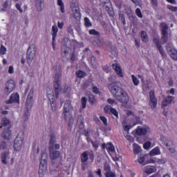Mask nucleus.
Returning a JSON list of instances; mask_svg holds the SVG:
<instances>
[{
	"label": "nucleus",
	"mask_w": 177,
	"mask_h": 177,
	"mask_svg": "<svg viewBox=\"0 0 177 177\" xmlns=\"http://www.w3.org/2000/svg\"><path fill=\"white\" fill-rule=\"evenodd\" d=\"M68 120V127L69 128H71V127H73V124H74V118L72 116L71 118H70Z\"/></svg>",
	"instance_id": "57"
},
{
	"label": "nucleus",
	"mask_w": 177,
	"mask_h": 177,
	"mask_svg": "<svg viewBox=\"0 0 177 177\" xmlns=\"http://www.w3.org/2000/svg\"><path fill=\"white\" fill-rule=\"evenodd\" d=\"M138 161L139 164H141L142 165L145 166L146 164H147V161H146V158L145 155L141 154L140 155L139 158L138 159Z\"/></svg>",
	"instance_id": "29"
},
{
	"label": "nucleus",
	"mask_w": 177,
	"mask_h": 177,
	"mask_svg": "<svg viewBox=\"0 0 177 177\" xmlns=\"http://www.w3.org/2000/svg\"><path fill=\"white\" fill-rule=\"evenodd\" d=\"M55 143H57V140L55 133H52L50 134L48 149L53 148Z\"/></svg>",
	"instance_id": "13"
},
{
	"label": "nucleus",
	"mask_w": 177,
	"mask_h": 177,
	"mask_svg": "<svg viewBox=\"0 0 177 177\" xmlns=\"http://www.w3.org/2000/svg\"><path fill=\"white\" fill-rule=\"evenodd\" d=\"M112 67H113V70H115V71L116 72L118 75H119V77H122V72H121V68H120L118 64H113L112 65Z\"/></svg>",
	"instance_id": "27"
},
{
	"label": "nucleus",
	"mask_w": 177,
	"mask_h": 177,
	"mask_svg": "<svg viewBox=\"0 0 177 177\" xmlns=\"http://www.w3.org/2000/svg\"><path fill=\"white\" fill-rule=\"evenodd\" d=\"M19 102H20V96L17 93H12L10 95V99L6 101V104H12V103H19Z\"/></svg>",
	"instance_id": "8"
},
{
	"label": "nucleus",
	"mask_w": 177,
	"mask_h": 177,
	"mask_svg": "<svg viewBox=\"0 0 177 177\" xmlns=\"http://www.w3.org/2000/svg\"><path fill=\"white\" fill-rule=\"evenodd\" d=\"M133 82L134 85L137 86V85H139V80H138V77H136L135 75H131Z\"/></svg>",
	"instance_id": "52"
},
{
	"label": "nucleus",
	"mask_w": 177,
	"mask_h": 177,
	"mask_svg": "<svg viewBox=\"0 0 177 177\" xmlns=\"http://www.w3.org/2000/svg\"><path fill=\"white\" fill-rule=\"evenodd\" d=\"M48 149L50 160H57V158L60 157V151L55 150L53 148Z\"/></svg>",
	"instance_id": "9"
},
{
	"label": "nucleus",
	"mask_w": 177,
	"mask_h": 177,
	"mask_svg": "<svg viewBox=\"0 0 177 177\" xmlns=\"http://www.w3.org/2000/svg\"><path fill=\"white\" fill-rule=\"evenodd\" d=\"M47 97L49 101L55 100V93H53V89L50 88L47 89Z\"/></svg>",
	"instance_id": "24"
},
{
	"label": "nucleus",
	"mask_w": 177,
	"mask_h": 177,
	"mask_svg": "<svg viewBox=\"0 0 177 177\" xmlns=\"http://www.w3.org/2000/svg\"><path fill=\"white\" fill-rule=\"evenodd\" d=\"M88 102L93 107H96L97 105V101L95 99V96L92 94L88 95Z\"/></svg>",
	"instance_id": "22"
},
{
	"label": "nucleus",
	"mask_w": 177,
	"mask_h": 177,
	"mask_svg": "<svg viewBox=\"0 0 177 177\" xmlns=\"http://www.w3.org/2000/svg\"><path fill=\"white\" fill-rule=\"evenodd\" d=\"M10 152L9 151H4L1 153V162L6 165L9 162V160L10 158Z\"/></svg>",
	"instance_id": "10"
},
{
	"label": "nucleus",
	"mask_w": 177,
	"mask_h": 177,
	"mask_svg": "<svg viewBox=\"0 0 177 177\" xmlns=\"http://www.w3.org/2000/svg\"><path fill=\"white\" fill-rule=\"evenodd\" d=\"M33 102H34V100L26 99V109H27V110H31V107H32Z\"/></svg>",
	"instance_id": "40"
},
{
	"label": "nucleus",
	"mask_w": 177,
	"mask_h": 177,
	"mask_svg": "<svg viewBox=\"0 0 177 177\" xmlns=\"http://www.w3.org/2000/svg\"><path fill=\"white\" fill-rule=\"evenodd\" d=\"M91 84H92V80H87L82 86V89H86L87 88H89L91 86Z\"/></svg>",
	"instance_id": "47"
},
{
	"label": "nucleus",
	"mask_w": 177,
	"mask_h": 177,
	"mask_svg": "<svg viewBox=\"0 0 177 177\" xmlns=\"http://www.w3.org/2000/svg\"><path fill=\"white\" fill-rule=\"evenodd\" d=\"M40 162L44 164H48V153H44L41 154Z\"/></svg>",
	"instance_id": "34"
},
{
	"label": "nucleus",
	"mask_w": 177,
	"mask_h": 177,
	"mask_svg": "<svg viewBox=\"0 0 177 177\" xmlns=\"http://www.w3.org/2000/svg\"><path fill=\"white\" fill-rule=\"evenodd\" d=\"M160 142L164 146H166V147H171V146H172V142L167 137H161Z\"/></svg>",
	"instance_id": "15"
},
{
	"label": "nucleus",
	"mask_w": 177,
	"mask_h": 177,
	"mask_svg": "<svg viewBox=\"0 0 177 177\" xmlns=\"http://www.w3.org/2000/svg\"><path fill=\"white\" fill-rule=\"evenodd\" d=\"M133 147L134 154H139L140 153V147L138 145L134 144L133 145Z\"/></svg>",
	"instance_id": "39"
},
{
	"label": "nucleus",
	"mask_w": 177,
	"mask_h": 177,
	"mask_svg": "<svg viewBox=\"0 0 177 177\" xmlns=\"http://www.w3.org/2000/svg\"><path fill=\"white\" fill-rule=\"evenodd\" d=\"M161 34H168V25L165 22L160 24Z\"/></svg>",
	"instance_id": "23"
},
{
	"label": "nucleus",
	"mask_w": 177,
	"mask_h": 177,
	"mask_svg": "<svg viewBox=\"0 0 177 177\" xmlns=\"http://www.w3.org/2000/svg\"><path fill=\"white\" fill-rule=\"evenodd\" d=\"M105 176L106 177H115V173L113 171H106L105 173Z\"/></svg>",
	"instance_id": "55"
},
{
	"label": "nucleus",
	"mask_w": 177,
	"mask_h": 177,
	"mask_svg": "<svg viewBox=\"0 0 177 177\" xmlns=\"http://www.w3.org/2000/svg\"><path fill=\"white\" fill-rule=\"evenodd\" d=\"M35 7L37 12H42L44 9V0H35Z\"/></svg>",
	"instance_id": "19"
},
{
	"label": "nucleus",
	"mask_w": 177,
	"mask_h": 177,
	"mask_svg": "<svg viewBox=\"0 0 177 177\" xmlns=\"http://www.w3.org/2000/svg\"><path fill=\"white\" fill-rule=\"evenodd\" d=\"M0 128H3V129H10V128H12L10 121H9V120L6 119V118H3L1 120Z\"/></svg>",
	"instance_id": "12"
},
{
	"label": "nucleus",
	"mask_w": 177,
	"mask_h": 177,
	"mask_svg": "<svg viewBox=\"0 0 177 177\" xmlns=\"http://www.w3.org/2000/svg\"><path fill=\"white\" fill-rule=\"evenodd\" d=\"M150 146H151V142H150V141H147L143 145V147L145 150H147Z\"/></svg>",
	"instance_id": "56"
},
{
	"label": "nucleus",
	"mask_w": 177,
	"mask_h": 177,
	"mask_svg": "<svg viewBox=\"0 0 177 177\" xmlns=\"http://www.w3.org/2000/svg\"><path fill=\"white\" fill-rule=\"evenodd\" d=\"M153 44H155L156 48L159 49L160 48H162L161 43H160V40L158 38L154 37L153 39Z\"/></svg>",
	"instance_id": "42"
},
{
	"label": "nucleus",
	"mask_w": 177,
	"mask_h": 177,
	"mask_svg": "<svg viewBox=\"0 0 177 177\" xmlns=\"http://www.w3.org/2000/svg\"><path fill=\"white\" fill-rule=\"evenodd\" d=\"M168 54L171 56L173 60H177V50H172L171 51L169 52Z\"/></svg>",
	"instance_id": "35"
},
{
	"label": "nucleus",
	"mask_w": 177,
	"mask_h": 177,
	"mask_svg": "<svg viewBox=\"0 0 177 177\" xmlns=\"http://www.w3.org/2000/svg\"><path fill=\"white\" fill-rule=\"evenodd\" d=\"M84 26L86 28H89V27H92V22H91L89 18L84 17Z\"/></svg>",
	"instance_id": "37"
},
{
	"label": "nucleus",
	"mask_w": 177,
	"mask_h": 177,
	"mask_svg": "<svg viewBox=\"0 0 177 177\" xmlns=\"http://www.w3.org/2000/svg\"><path fill=\"white\" fill-rule=\"evenodd\" d=\"M62 117L64 118L65 121H67L73 117V115L71 114L70 111H64Z\"/></svg>",
	"instance_id": "31"
},
{
	"label": "nucleus",
	"mask_w": 177,
	"mask_h": 177,
	"mask_svg": "<svg viewBox=\"0 0 177 177\" xmlns=\"http://www.w3.org/2000/svg\"><path fill=\"white\" fill-rule=\"evenodd\" d=\"M172 98L173 97L171 95H168L162 102V106L163 107H167V106H169L171 103H172Z\"/></svg>",
	"instance_id": "21"
},
{
	"label": "nucleus",
	"mask_w": 177,
	"mask_h": 177,
	"mask_svg": "<svg viewBox=\"0 0 177 177\" xmlns=\"http://www.w3.org/2000/svg\"><path fill=\"white\" fill-rule=\"evenodd\" d=\"M45 165H48L47 163H42L40 162L39 166V175L41 177H44L45 175V172L46 171V168L45 167Z\"/></svg>",
	"instance_id": "14"
},
{
	"label": "nucleus",
	"mask_w": 177,
	"mask_h": 177,
	"mask_svg": "<svg viewBox=\"0 0 177 177\" xmlns=\"http://www.w3.org/2000/svg\"><path fill=\"white\" fill-rule=\"evenodd\" d=\"M161 44L164 45L168 41V34H161Z\"/></svg>",
	"instance_id": "36"
},
{
	"label": "nucleus",
	"mask_w": 177,
	"mask_h": 177,
	"mask_svg": "<svg viewBox=\"0 0 177 177\" xmlns=\"http://www.w3.org/2000/svg\"><path fill=\"white\" fill-rule=\"evenodd\" d=\"M158 49L160 53L162 55V57H164V59H167V53L164 50V48H162V47H160V48H158Z\"/></svg>",
	"instance_id": "50"
},
{
	"label": "nucleus",
	"mask_w": 177,
	"mask_h": 177,
	"mask_svg": "<svg viewBox=\"0 0 177 177\" xmlns=\"http://www.w3.org/2000/svg\"><path fill=\"white\" fill-rule=\"evenodd\" d=\"M50 109L49 110V115H53L55 111H57V108L56 107V103H55V100H50Z\"/></svg>",
	"instance_id": "16"
},
{
	"label": "nucleus",
	"mask_w": 177,
	"mask_h": 177,
	"mask_svg": "<svg viewBox=\"0 0 177 177\" xmlns=\"http://www.w3.org/2000/svg\"><path fill=\"white\" fill-rule=\"evenodd\" d=\"M140 37L142 42H145V44L149 42V36L147 35V33H146L145 30H142L140 32Z\"/></svg>",
	"instance_id": "25"
},
{
	"label": "nucleus",
	"mask_w": 177,
	"mask_h": 177,
	"mask_svg": "<svg viewBox=\"0 0 177 177\" xmlns=\"http://www.w3.org/2000/svg\"><path fill=\"white\" fill-rule=\"evenodd\" d=\"M110 111L111 112L109 114H113V115H114L116 118H118V111H117L115 109L111 108Z\"/></svg>",
	"instance_id": "48"
},
{
	"label": "nucleus",
	"mask_w": 177,
	"mask_h": 177,
	"mask_svg": "<svg viewBox=\"0 0 177 177\" xmlns=\"http://www.w3.org/2000/svg\"><path fill=\"white\" fill-rule=\"evenodd\" d=\"M73 16L75 19L77 21H80L81 20V12H80V8L75 7L73 9Z\"/></svg>",
	"instance_id": "18"
},
{
	"label": "nucleus",
	"mask_w": 177,
	"mask_h": 177,
	"mask_svg": "<svg viewBox=\"0 0 177 177\" xmlns=\"http://www.w3.org/2000/svg\"><path fill=\"white\" fill-rule=\"evenodd\" d=\"M102 147L104 149H106L107 151H111V153H114L115 151V149H114V145H113V143L108 142L107 144L104 143L102 145Z\"/></svg>",
	"instance_id": "17"
},
{
	"label": "nucleus",
	"mask_w": 177,
	"mask_h": 177,
	"mask_svg": "<svg viewBox=\"0 0 177 177\" xmlns=\"http://www.w3.org/2000/svg\"><path fill=\"white\" fill-rule=\"evenodd\" d=\"M108 88L114 97L124 90L122 89V87H121V84L120 82L111 83L108 85Z\"/></svg>",
	"instance_id": "2"
},
{
	"label": "nucleus",
	"mask_w": 177,
	"mask_h": 177,
	"mask_svg": "<svg viewBox=\"0 0 177 177\" xmlns=\"http://www.w3.org/2000/svg\"><path fill=\"white\" fill-rule=\"evenodd\" d=\"M160 153V149L155 148L153 149H152L150 152L151 156H156L157 154H158Z\"/></svg>",
	"instance_id": "53"
},
{
	"label": "nucleus",
	"mask_w": 177,
	"mask_h": 177,
	"mask_svg": "<svg viewBox=\"0 0 177 177\" xmlns=\"http://www.w3.org/2000/svg\"><path fill=\"white\" fill-rule=\"evenodd\" d=\"M166 49L167 50V53H169V52L174 50L175 48H174L172 43H168L166 46Z\"/></svg>",
	"instance_id": "46"
},
{
	"label": "nucleus",
	"mask_w": 177,
	"mask_h": 177,
	"mask_svg": "<svg viewBox=\"0 0 177 177\" xmlns=\"http://www.w3.org/2000/svg\"><path fill=\"white\" fill-rule=\"evenodd\" d=\"M136 14L137 15V16L138 17H140V19H142V17H143V15H142V11H140V8H137L136 10Z\"/></svg>",
	"instance_id": "59"
},
{
	"label": "nucleus",
	"mask_w": 177,
	"mask_h": 177,
	"mask_svg": "<svg viewBox=\"0 0 177 177\" xmlns=\"http://www.w3.org/2000/svg\"><path fill=\"white\" fill-rule=\"evenodd\" d=\"M70 48L68 47H65V48L62 50V54L63 56H67L68 55V50Z\"/></svg>",
	"instance_id": "54"
},
{
	"label": "nucleus",
	"mask_w": 177,
	"mask_h": 177,
	"mask_svg": "<svg viewBox=\"0 0 177 177\" xmlns=\"http://www.w3.org/2000/svg\"><path fill=\"white\" fill-rule=\"evenodd\" d=\"M35 55H37V46L32 44L29 46L26 52L27 63H31L34 60Z\"/></svg>",
	"instance_id": "3"
},
{
	"label": "nucleus",
	"mask_w": 177,
	"mask_h": 177,
	"mask_svg": "<svg viewBox=\"0 0 177 177\" xmlns=\"http://www.w3.org/2000/svg\"><path fill=\"white\" fill-rule=\"evenodd\" d=\"M77 122L80 124V127H84V116L79 115L77 118Z\"/></svg>",
	"instance_id": "49"
},
{
	"label": "nucleus",
	"mask_w": 177,
	"mask_h": 177,
	"mask_svg": "<svg viewBox=\"0 0 177 177\" xmlns=\"http://www.w3.org/2000/svg\"><path fill=\"white\" fill-rule=\"evenodd\" d=\"M88 34H90V35H95V37H99L100 35V33L95 29L90 30Z\"/></svg>",
	"instance_id": "44"
},
{
	"label": "nucleus",
	"mask_w": 177,
	"mask_h": 177,
	"mask_svg": "<svg viewBox=\"0 0 177 177\" xmlns=\"http://www.w3.org/2000/svg\"><path fill=\"white\" fill-rule=\"evenodd\" d=\"M76 77H78V78H84V77H86V73L82 71H77L76 72Z\"/></svg>",
	"instance_id": "38"
},
{
	"label": "nucleus",
	"mask_w": 177,
	"mask_h": 177,
	"mask_svg": "<svg viewBox=\"0 0 177 177\" xmlns=\"http://www.w3.org/2000/svg\"><path fill=\"white\" fill-rule=\"evenodd\" d=\"M101 1V3H104V6L105 8L106 12H108L109 16H113L114 15V11H113V8H110L111 6V3L107 2V1Z\"/></svg>",
	"instance_id": "11"
},
{
	"label": "nucleus",
	"mask_w": 177,
	"mask_h": 177,
	"mask_svg": "<svg viewBox=\"0 0 177 177\" xmlns=\"http://www.w3.org/2000/svg\"><path fill=\"white\" fill-rule=\"evenodd\" d=\"M129 19L131 21H133V23H135V21H136V20H137L136 17H133V15H132V14L131 15H129Z\"/></svg>",
	"instance_id": "64"
},
{
	"label": "nucleus",
	"mask_w": 177,
	"mask_h": 177,
	"mask_svg": "<svg viewBox=\"0 0 177 177\" xmlns=\"http://www.w3.org/2000/svg\"><path fill=\"white\" fill-rule=\"evenodd\" d=\"M149 97H150L149 105L151 109H156L157 106V98L156 97L153 90L150 91Z\"/></svg>",
	"instance_id": "7"
},
{
	"label": "nucleus",
	"mask_w": 177,
	"mask_h": 177,
	"mask_svg": "<svg viewBox=\"0 0 177 177\" xmlns=\"http://www.w3.org/2000/svg\"><path fill=\"white\" fill-rule=\"evenodd\" d=\"M33 98H34V87H32L30 90L29 93L27 97V99L30 100H33Z\"/></svg>",
	"instance_id": "43"
},
{
	"label": "nucleus",
	"mask_w": 177,
	"mask_h": 177,
	"mask_svg": "<svg viewBox=\"0 0 177 177\" xmlns=\"http://www.w3.org/2000/svg\"><path fill=\"white\" fill-rule=\"evenodd\" d=\"M6 147H8V145H6V142H2L0 145V150H6Z\"/></svg>",
	"instance_id": "58"
},
{
	"label": "nucleus",
	"mask_w": 177,
	"mask_h": 177,
	"mask_svg": "<svg viewBox=\"0 0 177 177\" xmlns=\"http://www.w3.org/2000/svg\"><path fill=\"white\" fill-rule=\"evenodd\" d=\"M59 32V28H57V26H53L52 28V35H53V40L56 39V37L57 35V32Z\"/></svg>",
	"instance_id": "32"
},
{
	"label": "nucleus",
	"mask_w": 177,
	"mask_h": 177,
	"mask_svg": "<svg viewBox=\"0 0 177 177\" xmlns=\"http://www.w3.org/2000/svg\"><path fill=\"white\" fill-rule=\"evenodd\" d=\"M123 8H124V12L127 15V16H131V15H132V10H131L130 6L125 4L123 6Z\"/></svg>",
	"instance_id": "33"
},
{
	"label": "nucleus",
	"mask_w": 177,
	"mask_h": 177,
	"mask_svg": "<svg viewBox=\"0 0 177 177\" xmlns=\"http://www.w3.org/2000/svg\"><path fill=\"white\" fill-rule=\"evenodd\" d=\"M136 135H138L140 136H142L146 135L147 133V129L145 128H138L136 131Z\"/></svg>",
	"instance_id": "26"
},
{
	"label": "nucleus",
	"mask_w": 177,
	"mask_h": 177,
	"mask_svg": "<svg viewBox=\"0 0 177 177\" xmlns=\"http://www.w3.org/2000/svg\"><path fill=\"white\" fill-rule=\"evenodd\" d=\"M71 107V102L70 100H66L64 104V111H70Z\"/></svg>",
	"instance_id": "28"
},
{
	"label": "nucleus",
	"mask_w": 177,
	"mask_h": 177,
	"mask_svg": "<svg viewBox=\"0 0 177 177\" xmlns=\"http://www.w3.org/2000/svg\"><path fill=\"white\" fill-rule=\"evenodd\" d=\"M53 71L54 73V88L55 97H59V92L62 89V75H63V71H62V65L60 64H56L53 67Z\"/></svg>",
	"instance_id": "1"
},
{
	"label": "nucleus",
	"mask_w": 177,
	"mask_h": 177,
	"mask_svg": "<svg viewBox=\"0 0 177 177\" xmlns=\"http://www.w3.org/2000/svg\"><path fill=\"white\" fill-rule=\"evenodd\" d=\"M0 53L5 55L6 53V48L3 46H1L0 48Z\"/></svg>",
	"instance_id": "63"
},
{
	"label": "nucleus",
	"mask_w": 177,
	"mask_h": 177,
	"mask_svg": "<svg viewBox=\"0 0 177 177\" xmlns=\"http://www.w3.org/2000/svg\"><path fill=\"white\" fill-rule=\"evenodd\" d=\"M86 97H82L81 100V103H82V109H85L86 107Z\"/></svg>",
	"instance_id": "51"
},
{
	"label": "nucleus",
	"mask_w": 177,
	"mask_h": 177,
	"mask_svg": "<svg viewBox=\"0 0 177 177\" xmlns=\"http://www.w3.org/2000/svg\"><path fill=\"white\" fill-rule=\"evenodd\" d=\"M115 98L120 103H124L126 104L129 102V96L124 90H122L120 93L115 95Z\"/></svg>",
	"instance_id": "5"
},
{
	"label": "nucleus",
	"mask_w": 177,
	"mask_h": 177,
	"mask_svg": "<svg viewBox=\"0 0 177 177\" xmlns=\"http://www.w3.org/2000/svg\"><path fill=\"white\" fill-rule=\"evenodd\" d=\"M10 129H4L1 136L3 139H10L12 138V132L10 130Z\"/></svg>",
	"instance_id": "20"
},
{
	"label": "nucleus",
	"mask_w": 177,
	"mask_h": 177,
	"mask_svg": "<svg viewBox=\"0 0 177 177\" xmlns=\"http://www.w3.org/2000/svg\"><path fill=\"white\" fill-rule=\"evenodd\" d=\"M8 6H9V1L6 0L2 4L1 10H2V12H6V10H8Z\"/></svg>",
	"instance_id": "41"
},
{
	"label": "nucleus",
	"mask_w": 177,
	"mask_h": 177,
	"mask_svg": "<svg viewBox=\"0 0 177 177\" xmlns=\"http://www.w3.org/2000/svg\"><path fill=\"white\" fill-rule=\"evenodd\" d=\"M119 20H120L123 26H125V24H127V22L125 21V16L124 15V14H119Z\"/></svg>",
	"instance_id": "45"
},
{
	"label": "nucleus",
	"mask_w": 177,
	"mask_h": 177,
	"mask_svg": "<svg viewBox=\"0 0 177 177\" xmlns=\"http://www.w3.org/2000/svg\"><path fill=\"white\" fill-rule=\"evenodd\" d=\"M111 106H105L104 108V113H106V114H110V112H111Z\"/></svg>",
	"instance_id": "60"
},
{
	"label": "nucleus",
	"mask_w": 177,
	"mask_h": 177,
	"mask_svg": "<svg viewBox=\"0 0 177 177\" xmlns=\"http://www.w3.org/2000/svg\"><path fill=\"white\" fill-rule=\"evenodd\" d=\"M15 88H16V83H15V80H8L5 86L4 92L6 95H9L12 93V91H15Z\"/></svg>",
	"instance_id": "6"
},
{
	"label": "nucleus",
	"mask_w": 177,
	"mask_h": 177,
	"mask_svg": "<svg viewBox=\"0 0 177 177\" xmlns=\"http://www.w3.org/2000/svg\"><path fill=\"white\" fill-rule=\"evenodd\" d=\"M88 151L83 152L81 155V162H86V161H88Z\"/></svg>",
	"instance_id": "30"
},
{
	"label": "nucleus",
	"mask_w": 177,
	"mask_h": 177,
	"mask_svg": "<svg viewBox=\"0 0 177 177\" xmlns=\"http://www.w3.org/2000/svg\"><path fill=\"white\" fill-rule=\"evenodd\" d=\"M100 119L101 120V121H102L104 125H105L106 127H107V119L106 118V117L104 116H100Z\"/></svg>",
	"instance_id": "61"
},
{
	"label": "nucleus",
	"mask_w": 177,
	"mask_h": 177,
	"mask_svg": "<svg viewBox=\"0 0 177 177\" xmlns=\"http://www.w3.org/2000/svg\"><path fill=\"white\" fill-rule=\"evenodd\" d=\"M88 157L90 160H91V162H93V160H95V154H93V152H88Z\"/></svg>",
	"instance_id": "62"
},
{
	"label": "nucleus",
	"mask_w": 177,
	"mask_h": 177,
	"mask_svg": "<svg viewBox=\"0 0 177 177\" xmlns=\"http://www.w3.org/2000/svg\"><path fill=\"white\" fill-rule=\"evenodd\" d=\"M24 140V132L21 131L18 133L17 138L14 141V149L19 151L23 146V140Z\"/></svg>",
	"instance_id": "4"
}]
</instances>
